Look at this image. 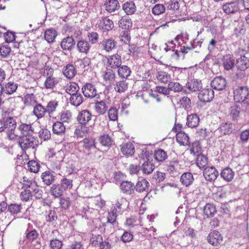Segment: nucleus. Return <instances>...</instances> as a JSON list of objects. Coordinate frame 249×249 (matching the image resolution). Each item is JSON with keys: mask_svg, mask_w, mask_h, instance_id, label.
Here are the masks:
<instances>
[{"mask_svg": "<svg viewBox=\"0 0 249 249\" xmlns=\"http://www.w3.org/2000/svg\"><path fill=\"white\" fill-rule=\"evenodd\" d=\"M45 160L48 161L49 164L54 170H60L61 169L62 156L60 151L54 152L53 148H50L46 154Z\"/></svg>", "mask_w": 249, "mask_h": 249, "instance_id": "obj_1", "label": "nucleus"}, {"mask_svg": "<svg viewBox=\"0 0 249 249\" xmlns=\"http://www.w3.org/2000/svg\"><path fill=\"white\" fill-rule=\"evenodd\" d=\"M10 111L2 109L1 116L2 120L0 119V132L7 130L8 128L15 127V119L9 116Z\"/></svg>", "mask_w": 249, "mask_h": 249, "instance_id": "obj_2", "label": "nucleus"}, {"mask_svg": "<svg viewBox=\"0 0 249 249\" xmlns=\"http://www.w3.org/2000/svg\"><path fill=\"white\" fill-rule=\"evenodd\" d=\"M18 143L22 149L24 150L31 148H35L38 146V142L36 138L31 135L29 137H21Z\"/></svg>", "mask_w": 249, "mask_h": 249, "instance_id": "obj_3", "label": "nucleus"}, {"mask_svg": "<svg viewBox=\"0 0 249 249\" xmlns=\"http://www.w3.org/2000/svg\"><path fill=\"white\" fill-rule=\"evenodd\" d=\"M234 99L237 102H243L249 96V89L247 87H240L234 90Z\"/></svg>", "mask_w": 249, "mask_h": 249, "instance_id": "obj_4", "label": "nucleus"}, {"mask_svg": "<svg viewBox=\"0 0 249 249\" xmlns=\"http://www.w3.org/2000/svg\"><path fill=\"white\" fill-rule=\"evenodd\" d=\"M21 137L33 135L35 133V129L33 124L31 123H21L18 127Z\"/></svg>", "mask_w": 249, "mask_h": 249, "instance_id": "obj_5", "label": "nucleus"}, {"mask_svg": "<svg viewBox=\"0 0 249 249\" xmlns=\"http://www.w3.org/2000/svg\"><path fill=\"white\" fill-rule=\"evenodd\" d=\"M98 28L103 32H108L114 27L113 21L107 17H102L97 22Z\"/></svg>", "mask_w": 249, "mask_h": 249, "instance_id": "obj_6", "label": "nucleus"}, {"mask_svg": "<svg viewBox=\"0 0 249 249\" xmlns=\"http://www.w3.org/2000/svg\"><path fill=\"white\" fill-rule=\"evenodd\" d=\"M82 91L87 98H93L99 96L95 86L91 83H87L84 85L82 88Z\"/></svg>", "mask_w": 249, "mask_h": 249, "instance_id": "obj_7", "label": "nucleus"}, {"mask_svg": "<svg viewBox=\"0 0 249 249\" xmlns=\"http://www.w3.org/2000/svg\"><path fill=\"white\" fill-rule=\"evenodd\" d=\"M198 97L201 102H209L214 97V91L210 88L204 89L199 92Z\"/></svg>", "mask_w": 249, "mask_h": 249, "instance_id": "obj_8", "label": "nucleus"}, {"mask_svg": "<svg viewBox=\"0 0 249 249\" xmlns=\"http://www.w3.org/2000/svg\"><path fill=\"white\" fill-rule=\"evenodd\" d=\"M101 46L103 50L110 53L117 48V43L112 38H105L101 42Z\"/></svg>", "mask_w": 249, "mask_h": 249, "instance_id": "obj_9", "label": "nucleus"}, {"mask_svg": "<svg viewBox=\"0 0 249 249\" xmlns=\"http://www.w3.org/2000/svg\"><path fill=\"white\" fill-rule=\"evenodd\" d=\"M218 130L221 136L230 135L236 130L234 127V124L230 122L221 123Z\"/></svg>", "mask_w": 249, "mask_h": 249, "instance_id": "obj_10", "label": "nucleus"}, {"mask_svg": "<svg viewBox=\"0 0 249 249\" xmlns=\"http://www.w3.org/2000/svg\"><path fill=\"white\" fill-rule=\"evenodd\" d=\"M92 115L87 109L80 111L77 116V121L80 124H88L91 120Z\"/></svg>", "mask_w": 249, "mask_h": 249, "instance_id": "obj_11", "label": "nucleus"}, {"mask_svg": "<svg viewBox=\"0 0 249 249\" xmlns=\"http://www.w3.org/2000/svg\"><path fill=\"white\" fill-rule=\"evenodd\" d=\"M207 240L210 244L213 246H217L222 243L223 238L219 232L213 231L209 234Z\"/></svg>", "mask_w": 249, "mask_h": 249, "instance_id": "obj_12", "label": "nucleus"}, {"mask_svg": "<svg viewBox=\"0 0 249 249\" xmlns=\"http://www.w3.org/2000/svg\"><path fill=\"white\" fill-rule=\"evenodd\" d=\"M107 58V64L112 69H117L121 65V56L119 54L115 53L109 55Z\"/></svg>", "mask_w": 249, "mask_h": 249, "instance_id": "obj_13", "label": "nucleus"}, {"mask_svg": "<svg viewBox=\"0 0 249 249\" xmlns=\"http://www.w3.org/2000/svg\"><path fill=\"white\" fill-rule=\"evenodd\" d=\"M122 8L127 16L133 15L137 11L136 5L132 0L124 1L122 4Z\"/></svg>", "mask_w": 249, "mask_h": 249, "instance_id": "obj_14", "label": "nucleus"}, {"mask_svg": "<svg viewBox=\"0 0 249 249\" xmlns=\"http://www.w3.org/2000/svg\"><path fill=\"white\" fill-rule=\"evenodd\" d=\"M226 80L222 76L215 77L211 83L212 88L218 90L224 89L226 88Z\"/></svg>", "mask_w": 249, "mask_h": 249, "instance_id": "obj_15", "label": "nucleus"}, {"mask_svg": "<svg viewBox=\"0 0 249 249\" xmlns=\"http://www.w3.org/2000/svg\"><path fill=\"white\" fill-rule=\"evenodd\" d=\"M65 97L66 98L67 101H68V99L69 100L71 105L76 107L81 105L84 101V97L82 95L78 92L70 96L69 97L67 95H65Z\"/></svg>", "mask_w": 249, "mask_h": 249, "instance_id": "obj_16", "label": "nucleus"}, {"mask_svg": "<svg viewBox=\"0 0 249 249\" xmlns=\"http://www.w3.org/2000/svg\"><path fill=\"white\" fill-rule=\"evenodd\" d=\"M109 103L107 100L97 101L95 103V109L99 114H104L108 109Z\"/></svg>", "mask_w": 249, "mask_h": 249, "instance_id": "obj_17", "label": "nucleus"}, {"mask_svg": "<svg viewBox=\"0 0 249 249\" xmlns=\"http://www.w3.org/2000/svg\"><path fill=\"white\" fill-rule=\"evenodd\" d=\"M236 66L238 70L244 71L249 68V57L242 55L236 60Z\"/></svg>", "mask_w": 249, "mask_h": 249, "instance_id": "obj_18", "label": "nucleus"}, {"mask_svg": "<svg viewBox=\"0 0 249 249\" xmlns=\"http://www.w3.org/2000/svg\"><path fill=\"white\" fill-rule=\"evenodd\" d=\"M104 6L106 10L109 13L113 12L120 8L118 0H107L105 2Z\"/></svg>", "mask_w": 249, "mask_h": 249, "instance_id": "obj_19", "label": "nucleus"}, {"mask_svg": "<svg viewBox=\"0 0 249 249\" xmlns=\"http://www.w3.org/2000/svg\"><path fill=\"white\" fill-rule=\"evenodd\" d=\"M86 125L87 124H80L76 127L74 131V134L78 138L85 137L90 132L89 127L87 126Z\"/></svg>", "mask_w": 249, "mask_h": 249, "instance_id": "obj_20", "label": "nucleus"}, {"mask_svg": "<svg viewBox=\"0 0 249 249\" xmlns=\"http://www.w3.org/2000/svg\"><path fill=\"white\" fill-rule=\"evenodd\" d=\"M222 9L226 14H230L237 12L239 10V6L237 3L231 2L224 4Z\"/></svg>", "mask_w": 249, "mask_h": 249, "instance_id": "obj_21", "label": "nucleus"}, {"mask_svg": "<svg viewBox=\"0 0 249 249\" xmlns=\"http://www.w3.org/2000/svg\"><path fill=\"white\" fill-rule=\"evenodd\" d=\"M202 87L201 81L196 79L191 80L186 84V88L190 91L194 92L199 91L202 89Z\"/></svg>", "mask_w": 249, "mask_h": 249, "instance_id": "obj_22", "label": "nucleus"}, {"mask_svg": "<svg viewBox=\"0 0 249 249\" xmlns=\"http://www.w3.org/2000/svg\"><path fill=\"white\" fill-rule=\"evenodd\" d=\"M176 45L173 41H169L166 44V47L164 48L165 52H171V56L175 59H178L179 57V52L175 49Z\"/></svg>", "mask_w": 249, "mask_h": 249, "instance_id": "obj_23", "label": "nucleus"}, {"mask_svg": "<svg viewBox=\"0 0 249 249\" xmlns=\"http://www.w3.org/2000/svg\"><path fill=\"white\" fill-rule=\"evenodd\" d=\"M51 192L52 195L54 197L59 198L60 204L62 205V186L60 184H54L52 186L51 189Z\"/></svg>", "mask_w": 249, "mask_h": 249, "instance_id": "obj_24", "label": "nucleus"}, {"mask_svg": "<svg viewBox=\"0 0 249 249\" xmlns=\"http://www.w3.org/2000/svg\"><path fill=\"white\" fill-rule=\"evenodd\" d=\"M199 123V118L196 114H191L187 116V125L191 128L196 127Z\"/></svg>", "mask_w": 249, "mask_h": 249, "instance_id": "obj_25", "label": "nucleus"}, {"mask_svg": "<svg viewBox=\"0 0 249 249\" xmlns=\"http://www.w3.org/2000/svg\"><path fill=\"white\" fill-rule=\"evenodd\" d=\"M77 48L78 52L87 54L90 49L89 43L85 40H80L77 43Z\"/></svg>", "mask_w": 249, "mask_h": 249, "instance_id": "obj_26", "label": "nucleus"}, {"mask_svg": "<svg viewBox=\"0 0 249 249\" xmlns=\"http://www.w3.org/2000/svg\"><path fill=\"white\" fill-rule=\"evenodd\" d=\"M128 83L125 80H120L114 85V89L118 93L124 92L128 89Z\"/></svg>", "mask_w": 249, "mask_h": 249, "instance_id": "obj_27", "label": "nucleus"}, {"mask_svg": "<svg viewBox=\"0 0 249 249\" xmlns=\"http://www.w3.org/2000/svg\"><path fill=\"white\" fill-rule=\"evenodd\" d=\"M3 87L4 93L7 94H12L16 91L18 84L13 81H10L3 84Z\"/></svg>", "mask_w": 249, "mask_h": 249, "instance_id": "obj_28", "label": "nucleus"}, {"mask_svg": "<svg viewBox=\"0 0 249 249\" xmlns=\"http://www.w3.org/2000/svg\"><path fill=\"white\" fill-rule=\"evenodd\" d=\"M215 206L211 203H207L203 209L204 214L207 217H212L216 213Z\"/></svg>", "mask_w": 249, "mask_h": 249, "instance_id": "obj_29", "label": "nucleus"}, {"mask_svg": "<svg viewBox=\"0 0 249 249\" xmlns=\"http://www.w3.org/2000/svg\"><path fill=\"white\" fill-rule=\"evenodd\" d=\"M121 150L124 155H132L134 153V147L130 142L124 143L121 145Z\"/></svg>", "mask_w": 249, "mask_h": 249, "instance_id": "obj_30", "label": "nucleus"}, {"mask_svg": "<svg viewBox=\"0 0 249 249\" xmlns=\"http://www.w3.org/2000/svg\"><path fill=\"white\" fill-rule=\"evenodd\" d=\"M229 115L231 118L232 121L237 120L239 117L241 108L240 107L235 104H233L229 108Z\"/></svg>", "mask_w": 249, "mask_h": 249, "instance_id": "obj_31", "label": "nucleus"}, {"mask_svg": "<svg viewBox=\"0 0 249 249\" xmlns=\"http://www.w3.org/2000/svg\"><path fill=\"white\" fill-rule=\"evenodd\" d=\"M46 113H47V112L45 108L41 104H37L34 106L33 113L38 119L43 118Z\"/></svg>", "mask_w": 249, "mask_h": 249, "instance_id": "obj_32", "label": "nucleus"}, {"mask_svg": "<svg viewBox=\"0 0 249 249\" xmlns=\"http://www.w3.org/2000/svg\"><path fill=\"white\" fill-rule=\"evenodd\" d=\"M118 24L119 26L123 29H128L132 26V20L127 15L122 17Z\"/></svg>", "mask_w": 249, "mask_h": 249, "instance_id": "obj_33", "label": "nucleus"}, {"mask_svg": "<svg viewBox=\"0 0 249 249\" xmlns=\"http://www.w3.org/2000/svg\"><path fill=\"white\" fill-rule=\"evenodd\" d=\"M223 65L226 70L232 69L235 65L234 59L230 55H225L223 59Z\"/></svg>", "mask_w": 249, "mask_h": 249, "instance_id": "obj_34", "label": "nucleus"}, {"mask_svg": "<svg viewBox=\"0 0 249 249\" xmlns=\"http://www.w3.org/2000/svg\"><path fill=\"white\" fill-rule=\"evenodd\" d=\"M156 76L158 80L162 83H169L171 80V75L167 72L163 71L157 72Z\"/></svg>", "mask_w": 249, "mask_h": 249, "instance_id": "obj_35", "label": "nucleus"}, {"mask_svg": "<svg viewBox=\"0 0 249 249\" xmlns=\"http://www.w3.org/2000/svg\"><path fill=\"white\" fill-rule=\"evenodd\" d=\"M131 73V70L130 68L126 65L120 66L118 68V75L122 78H127Z\"/></svg>", "mask_w": 249, "mask_h": 249, "instance_id": "obj_36", "label": "nucleus"}, {"mask_svg": "<svg viewBox=\"0 0 249 249\" xmlns=\"http://www.w3.org/2000/svg\"><path fill=\"white\" fill-rule=\"evenodd\" d=\"M15 127L12 128H8L6 132H7V135L8 138L13 141H19L20 139L21 138V135H18L16 132L15 129L17 126V123L15 121Z\"/></svg>", "mask_w": 249, "mask_h": 249, "instance_id": "obj_37", "label": "nucleus"}, {"mask_svg": "<svg viewBox=\"0 0 249 249\" xmlns=\"http://www.w3.org/2000/svg\"><path fill=\"white\" fill-rule=\"evenodd\" d=\"M103 77L106 82L111 83L115 80L116 74L112 69H107L103 72Z\"/></svg>", "mask_w": 249, "mask_h": 249, "instance_id": "obj_38", "label": "nucleus"}, {"mask_svg": "<svg viewBox=\"0 0 249 249\" xmlns=\"http://www.w3.org/2000/svg\"><path fill=\"white\" fill-rule=\"evenodd\" d=\"M78 89L79 87L76 83H70L65 87V91L67 93L66 95L69 97L73 95L77 92Z\"/></svg>", "mask_w": 249, "mask_h": 249, "instance_id": "obj_39", "label": "nucleus"}, {"mask_svg": "<svg viewBox=\"0 0 249 249\" xmlns=\"http://www.w3.org/2000/svg\"><path fill=\"white\" fill-rule=\"evenodd\" d=\"M149 186V182L145 179H142L138 181L135 188L137 191L142 192L147 191Z\"/></svg>", "mask_w": 249, "mask_h": 249, "instance_id": "obj_40", "label": "nucleus"}, {"mask_svg": "<svg viewBox=\"0 0 249 249\" xmlns=\"http://www.w3.org/2000/svg\"><path fill=\"white\" fill-rule=\"evenodd\" d=\"M193 180L194 177L191 172H184L180 177L181 182L186 186L190 185Z\"/></svg>", "mask_w": 249, "mask_h": 249, "instance_id": "obj_41", "label": "nucleus"}, {"mask_svg": "<svg viewBox=\"0 0 249 249\" xmlns=\"http://www.w3.org/2000/svg\"><path fill=\"white\" fill-rule=\"evenodd\" d=\"M176 139L181 145H186L189 143V137L187 134L183 132L180 131L177 133Z\"/></svg>", "mask_w": 249, "mask_h": 249, "instance_id": "obj_42", "label": "nucleus"}, {"mask_svg": "<svg viewBox=\"0 0 249 249\" xmlns=\"http://www.w3.org/2000/svg\"><path fill=\"white\" fill-rule=\"evenodd\" d=\"M23 189L20 194V198L23 201H28L30 200H31L33 196V194L32 193V190L28 188H22Z\"/></svg>", "mask_w": 249, "mask_h": 249, "instance_id": "obj_43", "label": "nucleus"}, {"mask_svg": "<svg viewBox=\"0 0 249 249\" xmlns=\"http://www.w3.org/2000/svg\"><path fill=\"white\" fill-rule=\"evenodd\" d=\"M22 184V188H28L32 190H36V188H37V186L35 181H33L32 179H30L27 177H23Z\"/></svg>", "mask_w": 249, "mask_h": 249, "instance_id": "obj_44", "label": "nucleus"}, {"mask_svg": "<svg viewBox=\"0 0 249 249\" xmlns=\"http://www.w3.org/2000/svg\"><path fill=\"white\" fill-rule=\"evenodd\" d=\"M75 46V41L72 36H67L63 39V50L70 51Z\"/></svg>", "mask_w": 249, "mask_h": 249, "instance_id": "obj_45", "label": "nucleus"}, {"mask_svg": "<svg viewBox=\"0 0 249 249\" xmlns=\"http://www.w3.org/2000/svg\"><path fill=\"white\" fill-rule=\"evenodd\" d=\"M196 163L200 169H203L204 168V170H205L207 168H205V167L208 164V159L206 156L203 155H198Z\"/></svg>", "mask_w": 249, "mask_h": 249, "instance_id": "obj_46", "label": "nucleus"}, {"mask_svg": "<svg viewBox=\"0 0 249 249\" xmlns=\"http://www.w3.org/2000/svg\"><path fill=\"white\" fill-rule=\"evenodd\" d=\"M167 157L166 152L161 149H158L155 151L154 157L157 161H163L167 158Z\"/></svg>", "mask_w": 249, "mask_h": 249, "instance_id": "obj_47", "label": "nucleus"}, {"mask_svg": "<svg viewBox=\"0 0 249 249\" xmlns=\"http://www.w3.org/2000/svg\"><path fill=\"white\" fill-rule=\"evenodd\" d=\"M121 190L127 194H131L133 192V186L131 182L129 181H123L120 185Z\"/></svg>", "mask_w": 249, "mask_h": 249, "instance_id": "obj_48", "label": "nucleus"}, {"mask_svg": "<svg viewBox=\"0 0 249 249\" xmlns=\"http://www.w3.org/2000/svg\"><path fill=\"white\" fill-rule=\"evenodd\" d=\"M24 104L27 106H35L37 104L35 95L32 94H27L24 97Z\"/></svg>", "mask_w": 249, "mask_h": 249, "instance_id": "obj_49", "label": "nucleus"}, {"mask_svg": "<svg viewBox=\"0 0 249 249\" xmlns=\"http://www.w3.org/2000/svg\"><path fill=\"white\" fill-rule=\"evenodd\" d=\"M22 208L20 204L12 203L7 206V211L12 215L17 214L20 213Z\"/></svg>", "mask_w": 249, "mask_h": 249, "instance_id": "obj_50", "label": "nucleus"}, {"mask_svg": "<svg viewBox=\"0 0 249 249\" xmlns=\"http://www.w3.org/2000/svg\"><path fill=\"white\" fill-rule=\"evenodd\" d=\"M64 75L68 79H71L75 75V70L72 65L69 64L66 67L64 71Z\"/></svg>", "mask_w": 249, "mask_h": 249, "instance_id": "obj_51", "label": "nucleus"}, {"mask_svg": "<svg viewBox=\"0 0 249 249\" xmlns=\"http://www.w3.org/2000/svg\"><path fill=\"white\" fill-rule=\"evenodd\" d=\"M84 147L89 150L95 148V139L92 137H89L84 139L83 141Z\"/></svg>", "mask_w": 249, "mask_h": 249, "instance_id": "obj_52", "label": "nucleus"}, {"mask_svg": "<svg viewBox=\"0 0 249 249\" xmlns=\"http://www.w3.org/2000/svg\"><path fill=\"white\" fill-rule=\"evenodd\" d=\"M168 87L170 91H173L175 92H179L183 89V86L177 82H170Z\"/></svg>", "mask_w": 249, "mask_h": 249, "instance_id": "obj_53", "label": "nucleus"}, {"mask_svg": "<svg viewBox=\"0 0 249 249\" xmlns=\"http://www.w3.org/2000/svg\"><path fill=\"white\" fill-rule=\"evenodd\" d=\"M56 32L53 29H48L44 33V38L45 40L50 43L53 41L56 36Z\"/></svg>", "mask_w": 249, "mask_h": 249, "instance_id": "obj_54", "label": "nucleus"}, {"mask_svg": "<svg viewBox=\"0 0 249 249\" xmlns=\"http://www.w3.org/2000/svg\"><path fill=\"white\" fill-rule=\"evenodd\" d=\"M38 235V232L35 229L32 230L27 229L26 231V239L32 242L35 241L37 238Z\"/></svg>", "mask_w": 249, "mask_h": 249, "instance_id": "obj_55", "label": "nucleus"}, {"mask_svg": "<svg viewBox=\"0 0 249 249\" xmlns=\"http://www.w3.org/2000/svg\"><path fill=\"white\" fill-rule=\"evenodd\" d=\"M124 202H126V200L123 199L118 200L115 204L113 205L111 210L117 213H120L124 209Z\"/></svg>", "mask_w": 249, "mask_h": 249, "instance_id": "obj_56", "label": "nucleus"}, {"mask_svg": "<svg viewBox=\"0 0 249 249\" xmlns=\"http://www.w3.org/2000/svg\"><path fill=\"white\" fill-rule=\"evenodd\" d=\"M99 140L103 146L108 147L112 144V140L107 134H104L99 137Z\"/></svg>", "mask_w": 249, "mask_h": 249, "instance_id": "obj_57", "label": "nucleus"}, {"mask_svg": "<svg viewBox=\"0 0 249 249\" xmlns=\"http://www.w3.org/2000/svg\"><path fill=\"white\" fill-rule=\"evenodd\" d=\"M165 11V8L163 4H156L152 8V13L155 16H159Z\"/></svg>", "mask_w": 249, "mask_h": 249, "instance_id": "obj_58", "label": "nucleus"}, {"mask_svg": "<svg viewBox=\"0 0 249 249\" xmlns=\"http://www.w3.org/2000/svg\"><path fill=\"white\" fill-rule=\"evenodd\" d=\"M43 181L49 185H50L54 180V177L51 172H43L41 175Z\"/></svg>", "mask_w": 249, "mask_h": 249, "instance_id": "obj_59", "label": "nucleus"}, {"mask_svg": "<svg viewBox=\"0 0 249 249\" xmlns=\"http://www.w3.org/2000/svg\"><path fill=\"white\" fill-rule=\"evenodd\" d=\"M178 104L180 107L187 110L190 108L191 106V99L188 97L184 96L180 99Z\"/></svg>", "mask_w": 249, "mask_h": 249, "instance_id": "obj_60", "label": "nucleus"}, {"mask_svg": "<svg viewBox=\"0 0 249 249\" xmlns=\"http://www.w3.org/2000/svg\"><path fill=\"white\" fill-rule=\"evenodd\" d=\"M226 193L225 191H223L222 188L220 190L218 191L215 193L213 195V197L214 200L217 202H222V200L226 197Z\"/></svg>", "mask_w": 249, "mask_h": 249, "instance_id": "obj_61", "label": "nucleus"}, {"mask_svg": "<svg viewBox=\"0 0 249 249\" xmlns=\"http://www.w3.org/2000/svg\"><path fill=\"white\" fill-rule=\"evenodd\" d=\"M38 134L39 138L44 141L48 140L51 137L50 131L46 128L41 129L39 131Z\"/></svg>", "mask_w": 249, "mask_h": 249, "instance_id": "obj_62", "label": "nucleus"}, {"mask_svg": "<svg viewBox=\"0 0 249 249\" xmlns=\"http://www.w3.org/2000/svg\"><path fill=\"white\" fill-rule=\"evenodd\" d=\"M201 147L200 143L198 141H196L192 143L190 151L191 153L194 155L197 154V155L200 154Z\"/></svg>", "mask_w": 249, "mask_h": 249, "instance_id": "obj_63", "label": "nucleus"}, {"mask_svg": "<svg viewBox=\"0 0 249 249\" xmlns=\"http://www.w3.org/2000/svg\"><path fill=\"white\" fill-rule=\"evenodd\" d=\"M108 116L110 120L115 121L118 120V111L115 107L110 108L108 112Z\"/></svg>", "mask_w": 249, "mask_h": 249, "instance_id": "obj_64", "label": "nucleus"}]
</instances>
